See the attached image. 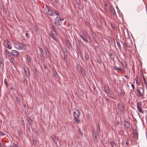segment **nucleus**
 <instances>
[{"instance_id":"48","label":"nucleus","mask_w":147,"mask_h":147,"mask_svg":"<svg viewBox=\"0 0 147 147\" xmlns=\"http://www.w3.org/2000/svg\"><path fill=\"white\" fill-rule=\"evenodd\" d=\"M54 13L56 15H58V16L59 15V13L57 11H55Z\"/></svg>"},{"instance_id":"8","label":"nucleus","mask_w":147,"mask_h":147,"mask_svg":"<svg viewBox=\"0 0 147 147\" xmlns=\"http://www.w3.org/2000/svg\"><path fill=\"white\" fill-rule=\"evenodd\" d=\"M26 57L27 61V63L30 66L31 65V61L30 57L28 55H26Z\"/></svg>"},{"instance_id":"51","label":"nucleus","mask_w":147,"mask_h":147,"mask_svg":"<svg viewBox=\"0 0 147 147\" xmlns=\"http://www.w3.org/2000/svg\"><path fill=\"white\" fill-rule=\"evenodd\" d=\"M131 86L133 88V90L134 91V88H135V87H134V85L133 84H131Z\"/></svg>"},{"instance_id":"25","label":"nucleus","mask_w":147,"mask_h":147,"mask_svg":"<svg viewBox=\"0 0 147 147\" xmlns=\"http://www.w3.org/2000/svg\"><path fill=\"white\" fill-rule=\"evenodd\" d=\"M78 43L80 46L82 47L83 46V44L81 40L78 39Z\"/></svg>"},{"instance_id":"33","label":"nucleus","mask_w":147,"mask_h":147,"mask_svg":"<svg viewBox=\"0 0 147 147\" xmlns=\"http://www.w3.org/2000/svg\"><path fill=\"white\" fill-rule=\"evenodd\" d=\"M18 135L20 137H22V133L20 130H19L18 131Z\"/></svg>"},{"instance_id":"29","label":"nucleus","mask_w":147,"mask_h":147,"mask_svg":"<svg viewBox=\"0 0 147 147\" xmlns=\"http://www.w3.org/2000/svg\"><path fill=\"white\" fill-rule=\"evenodd\" d=\"M51 33H53V32L56 31V29L54 25H53L51 28Z\"/></svg>"},{"instance_id":"63","label":"nucleus","mask_w":147,"mask_h":147,"mask_svg":"<svg viewBox=\"0 0 147 147\" xmlns=\"http://www.w3.org/2000/svg\"><path fill=\"white\" fill-rule=\"evenodd\" d=\"M141 106H142V104H141L138 107V108L137 109H138L139 108H141Z\"/></svg>"},{"instance_id":"16","label":"nucleus","mask_w":147,"mask_h":147,"mask_svg":"<svg viewBox=\"0 0 147 147\" xmlns=\"http://www.w3.org/2000/svg\"><path fill=\"white\" fill-rule=\"evenodd\" d=\"M123 123L124 125L127 128H129L130 124L128 122L126 121H124L123 122Z\"/></svg>"},{"instance_id":"56","label":"nucleus","mask_w":147,"mask_h":147,"mask_svg":"<svg viewBox=\"0 0 147 147\" xmlns=\"http://www.w3.org/2000/svg\"><path fill=\"white\" fill-rule=\"evenodd\" d=\"M123 65L124 67H125V68L126 67V64L125 62H124V65H123V64H122Z\"/></svg>"},{"instance_id":"20","label":"nucleus","mask_w":147,"mask_h":147,"mask_svg":"<svg viewBox=\"0 0 147 147\" xmlns=\"http://www.w3.org/2000/svg\"><path fill=\"white\" fill-rule=\"evenodd\" d=\"M133 133L135 135L134 136V138H136L137 140L138 139V134L137 131H133Z\"/></svg>"},{"instance_id":"30","label":"nucleus","mask_w":147,"mask_h":147,"mask_svg":"<svg viewBox=\"0 0 147 147\" xmlns=\"http://www.w3.org/2000/svg\"><path fill=\"white\" fill-rule=\"evenodd\" d=\"M117 45L118 48H119V49L120 50H121V45H120V43L119 42L118 40H117Z\"/></svg>"},{"instance_id":"19","label":"nucleus","mask_w":147,"mask_h":147,"mask_svg":"<svg viewBox=\"0 0 147 147\" xmlns=\"http://www.w3.org/2000/svg\"><path fill=\"white\" fill-rule=\"evenodd\" d=\"M79 35L80 37L83 39V40L84 41H85L87 43H88V41L87 39L84 38L83 36H82V35H81V34H79Z\"/></svg>"},{"instance_id":"52","label":"nucleus","mask_w":147,"mask_h":147,"mask_svg":"<svg viewBox=\"0 0 147 147\" xmlns=\"http://www.w3.org/2000/svg\"><path fill=\"white\" fill-rule=\"evenodd\" d=\"M126 144L127 145H128L129 144V140H127L126 141Z\"/></svg>"},{"instance_id":"24","label":"nucleus","mask_w":147,"mask_h":147,"mask_svg":"<svg viewBox=\"0 0 147 147\" xmlns=\"http://www.w3.org/2000/svg\"><path fill=\"white\" fill-rule=\"evenodd\" d=\"M62 50L63 51L64 55L66 56V55H67V50L65 47H64L63 48H62Z\"/></svg>"},{"instance_id":"5","label":"nucleus","mask_w":147,"mask_h":147,"mask_svg":"<svg viewBox=\"0 0 147 147\" xmlns=\"http://www.w3.org/2000/svg\"><path fill=\"white\" fill-rule=\"evenodd\" d=\"M11 53L12 56L16 58L18 57H19L20 53L18 51L13 50L11 51Z\"/></svg>"},{"instance_id":"43","label":"nucleus","mask_w":147,"mask_h":147,"mask_svg":"<svg viewBox=\"0 0 147 147\" xmlns=\"http://www.w3.org/2000/svg\"><path fill=\"white\" fill-rule=\"evenodd\" d=\"M45 52L46 54L48 55V54H49V52L48 49H45Z\"/></svg>"},{"instance_id":"54","label":"nucleus","mask_w":147,"mask_h":147,"mask_svg":"<svg viewBox=\"0 0 147 147\" xmlns=\"http://www.w3.org/2000/svg\"><path fill=\"white\" fill-rule=\"evenodd\" d=\"M144 83L145 85H147V83L146 79H144Z\"/></svg>"},{"instance_id":"60","label":"nucleus","mask_w":147,"mask_h":147,"mask_svg":"<svg viewBox=\"0 0 147 147\" xmlns=\"http://www.w3.org/2000/svg\"><path fill=\"white\" fill-rule=\"evenodd\" d=\"M71 26V24L69 23H68L67 24V26Z\"/></svg>"},{"instance_id":"50","label":"nucleus","mask_w":147,"mask_h":147,"mask_svg":"<svg viewBox=\"0 0 147 147\" xmlns=\"http://www.w3.org/2000/svg\"><path fill=\"white\" fill-rule=\"evenodd\" d=\"M52 34H53V35H57V33L56 31L55 32H53V33H51Z\"/></svg>"},{"instance_id":"34","label":"nucleus","mask_w":147,"mask_h":147,"mask_svg":"<svg viewBox=\"0 0 147 147\" xmlns=\"http://www.w3.org/2000/svg\"><path fill=\"white\" fill-rule=\"evenodd\" d=\"M25 35H26V37L27 38H30V36L29 35V34H28V31H25Z\"/></svg>"},{"instance_id":"26","label":"nucleus","mask_w":147,"mask_h":147,"mask_svg":"<svg viewBox=\"0 0 147 147\" xmlns=\"http://www.w3.org/2000/svg\"><path fill=\"white\" fill-rule=\"evenodd\" d=\"M136 83L137 84L139 85L140 83V81L139 78L137 76L136 79Z\"/></svg>"},{"instance_id":"6","label":"nucleus","mask_w":147,"mask_h":147,"mask_svg":"<svg viewBox=\"0 0 147 147\" xmlns=\"http://www.w3.org/2000/svg\"><path fill=\"white\" fill-rule=\"evenodd\" d=\"M45 12H47L48 15L51 16H54V14L53 12L51 9L47 7V8H45Z\"/></svg>"},{"instance_id":"2","label":"nucleus","mask_w":147,"mask_h":147,"mask_svg":"<svg viewBox=\"0 0 147 147\" xmlns=\"http://www.w3.org/2000/svg\"><path fill=\"white\" fill-rule=\"evenodd\" d=\"M14 47L18 50H20L22 49H25V45L22 43L18 42H14L13 43Z\"/></svg>"},{"instance_id":"40","label":"nucleus","mask_w":147,"mask_h":147,"mask_svg":"<svg viewBox=\"0 0 147 147\" xmlns=\"http://www.w3.org/2000/svg\"><path fill=\"white\" fill-rule=\"evenodd\" d=\"M108 8L107 5V4H105L104 6V9L106 11L107 10Z\"/></svg>"},{"instance_id":"37","label":"nucleus","mask_w":147,"mask_h":147,"mask_svg":"<svg viewBox=\"0 0 147 147\" xmlns=\"http://www.w3.org/2000/svg\"><path fill=\"white\" fill-rule=\"evenodd\" d=\"M138 110L139 112L141 113H144V111L142 109V108H139L138 109Z\"/></svg>"},{"instance_id":"59","label":"nucleus","mask_w":147,"mask_h":147,"mask_svg":"<svg viewBox=\"0 0 147 147\" xmlns=\"http://www.w3.org/2000/svg\"><path fill=\"white\" fill-rule=\"evenodd\" d=\"M21 123L22 125L24 124V121L23 120H22L21 121Z\"/></svg>"},{"instance_id":"12","label":"nucleus","mask_w":147,"mask_h":147,"mask_svg":"<svg viewBox=\"0 0 147 147\" xmlns=\"http://www.w3.org/2000/svg\"><path fill=\"white\" fill-rule=\"evenodd\" d=\"M65 42L67 47L69 49H71L72 48V47L71 45L70 44L69 41L68 40H67L65 41Z\"/></svg>"},{"instance_id":"13","label":"nucleus","mask_w":147,"mask_h":147,"mask_svg":"<svg viewBox=\"0 0 147 147\" xmlns=\"http://www.w3.org/2000/svg\"><path fill=\"white\" fill-rule=\"evenodd\" d=\"M4 54L5 55L9 57L11 56V53L6 49H5L4 50Z\"/></svg>"},{"instance_id":"62","label":"nucleus","mask_w":147,"mask_h":147,"mask_svg":"<svg viewBox=\"0 0 147 147\" xmlns=\"http://www.w3.org/2000/svg\"><path fill=\"white\" fill-rule=\"evenodd\" d=\"M0 134L1 135H3L4 134L2 132L0 131Z\"/></svg>"},{"instance_id":"14","label":"nucleus","mask_w":147,"mask_h":147,"mask_svg":"<svg viewBox=\"0 0 147 147\" xmlns=\"http://www.w3.org/2000/svg\"><path fill=\"white\" fill-rule=\"evenodd\" d=\"M24 73L26 76H29L30 73L27 67H24Z\"/></svg>"},{"instance_id":"39","label":"nucleus","mask_w":147,"mask_h":147,"mask_svg":"<svg viewBox=\"0 0 147 147\" xmlns=\"http://www.w3.org/2000/svg\"><path fill=\"white\" fill-rule=\"evenodd\" d=\"M114 68L115 70H122V69L121 68H120L119 67L118 68L116 66H114Z\"/></svg>"},{"instance_id":"18","label":"nucleus","mask_w":147,"mask_h":147,"mask_svg":"<svg viewBox=\"0 0 147 147\" xmlns=\"http://www.w3.org/2000/svg\"><path fill=\"white\" fill-rule=\"evenodd\" d=\"M84 57L86 60L87 61L89 60V55L87 52L86 51H85Z\"/></svg>"},{"instance_id":"53","label":"nucleus","mask_w":147,"mask_h":147,"mask_svg":"<svg viewBox=\"0 0 147 147\" xmlns=\"http://www.w3.org/2000/svg\"><path fill=\"white\" fill-rule=\"evenodd\" d=\"M4 84H5V86H6L7 87H8V84H7V82H6L5 81V80H4Z\"/></svg>"},{"instance_id":"41","label":"nucleus","mask_w":147,"mask_h":147,"mask_svg":"<svg viewBox=\"0 0 147 147\" xmlns=\"http://www.w3.org/2000/svg\"><path fill=\"white\" fill-rule=\"evenodd\" d=\"M92 36H93V39L94 40L95 39V37L96 36V34L95 33H92Z\"/></svg>"},{"instance_id":"32","label":"nucleus","mask_w":147,"mask_h":147,"mask_svg":"<svg viewBox=\"0 0 147 147\" xmlns=\"http://www.w3.org/2000/svg\"><path fill=\"white\" fill-rule=\"evenodd\" d=\"M82 32H83V34L85 36H88V33L85 30H83Z\"/></svg>"},{"instance_id":"49","label":"nucleus","mask_w":147,"mask_h":147,"mask_svg":"<svg viewBox=\"0 0 147 147\" xmlns=\"http://www.w3.org/2000/svg\"><path fill=\"white\" fill-rule=\"evenodd\" d=\"M67 56V55H64V57H63V59L64 60V61H65L66 59V57Z\"/></svg>"},{"instance_id":"46","label":"nucleus","mask_w":147,"mask_h":147,"mask_svg":"<svg viewBox=\"0 0 147 147\" xmlns=\"http://www.w3.org/2000/svg\"><path fill=\"white\" fill-rule=\"evenodd\" d=\"M111 27H112V28L113 29H114L115 28V25L113 24H112V23H111Z\"/></svg>"},{"instance_id":"42","label":"nucleus","mask_w":147,"mask_h":147,"mask_svg":"<svg viewBox=\"0 0 147 147\" xmlns=\"http://www.w3.org/2000/svg\"><path fill=\"white\" fill-rule=\"evenodd\" d=\"M76 2L77 4L79 5H80V0H76Z\"/></svg>"},{"instance_id":"31","label":"nucleus","mask_w":147,"mask_h":147,"mask_svg":"<svg viewBox=\"0 0 147 147\" xmlns=\"http://www.w3.org/2000/svg\"><path fill=\"white\" fill-rule=\"evenodd\" d=\"M9 60L10 62L12 63L13 65H14V63L15 62V60L14 58L13 57H11V58Z\"/></svg>"},{"instance_id":"27","label":"nucleus","mask_w":147,"mask_h":147,"mask_svg":"<svg viewBox=\"0 0 147 147\" xmlns=\"http://www.w3.org/2000/svg\"><path fill=\"white\" fill-rule=\"evenodd\" d=\"M97 61L100 64H101V61L100 57L99 56L97 58Z\"/></svg>"},{"instance_id":"61","label":"nucleus","mask_w":147,"mask_h":147,"mask_svg":"<svg viewBox=\"0 0 147 147\" xmlns=\"http://www.w3.org/2000/svg\"><path fill=\"white\" fill-rule=\"evenodd\" d=\"M13 147H16L17 146L15 144V143H13Z\"/></svg>"},{"instance_id":"58","label":"nucleus","mask_w":147,"mask_h":147,"mask_svg":"<svg viewBox=\"0 0 147 147\" xmlns=\"http://www.w3.org/2000/svg\"><path fill=\"white\" fill-rule=\"evenodd\" d=\"M16 101L17 102H19V99L17 97H16Z\"/></svg>"},{"instance_id":"45","label":"nucleus","mask_w":147,"mask_h":147,"mask_svg":"<svg viewBox=\"0 0 147 147\" xmlns=\"http://www.w3.org/2000/svg\"><path fill=\"white\" fill-rule=\"evenodd\" d=\"M34 29L35 31H38V30L37 28L35 26L34 27Z\"/></svg>"},{"instance_id":"55","label":"nucleus","mask_w":147,"mask_h":147,"mask_svg":"<svg viewBox=\"0 0 147 147\" xmlns=\"http://www.w3.org/2000/svg\"><path fill=\"white\" fill-rule=\"evenodd\" d=\"M43 67H44V68L45 69H47V66L46 65H45V64H43Z\"/></svg>"},{"instance_id":"10","label":"nucleus","mask_w":147,"mask_h":147,"mask_svg":"<svg viewBox=\"0 0 147 147\" xmlns=\"http://www.w3.org/2000/svg\"><path fill=\"white\" fill-rule=\"evenodd\" d=\"M118 107L122 111H124V109L123 104L122 102H120L119 103V104L118 105Z\"/></svg>"},{"instance_id":"7","label":"nucleus","mask_w":147,"mask_h":147,"mask_svg":"<svg viewBox=\"0 0 147 147\" xmlns=\"http://www.w3.org/2000/svg\"><path fill=\"white\" fill-rule=\"evenodd\" d=\"M104 91L107 94H111V91L108 86H105L104 87Z\"/></svg>"},{"instance_id":"11","label":"nucleus","mask_w":147,"mask_h":147,"mask_svg":"<svg viewBox=\"0 0 147 147\" xmlns=\"http://www.w3.org/2000/svg\"><path fill=\"white\" fill-rule=\"evenodd\" d=\"M6 47L9 49H12L11 45L10 42L8 40L6 41L5 43Z\"/></svg>"},{"instance_id":"15","label":"nucleus","mask_w":147,"mask_h":147,"mask_svg":"<svg viewBox=\"0 0 147 147\" xmlns=\"http://www.w3.org/2000/svg\"><path fill=\"white\" fill-rule=\"evenodd\" d=\"M52 138L54 142L56 144L57 142L58 139L56 138V136L54 134H53L52 135Z\"/></svg>"},{"instance_id":"57","label":"nucleus","mask_w":147,"mask_h":147,"mask_svg":"<svg viewBox=\"0 0 147 147\" xmlns=\"http://www.w3.org/2000/svg\"><path fill=\"white\" fill-rule=\"evenodd\" d=\"M141 104V103H138V102H137V108H138L139 106Z\"/></svg>"},{"instance_id":"22","label":"nucleus","mask_w":147,"mask_h":147,"mask_svg":"<svg viewBox=\"0 0 147 147\" xmlns=\"http://www.w3.org/2000/svg\"><path fill=\"white\" fill-rule=\"evenodd\" d=\"M93 138L94 142L97 141V136L96 134H94L93 132H92Z\"/></svg>"},{"instance_id":"35","label":"nucleus","mask_w":147,"mask_h":147,"mask_svg":"<svg viewBox=\"0 0 147 147\" xmlns=\"http://www.w3.org/2000/svg\"><path fill=\"white\" fill-rule=\"evenodd\" d=\"M111 145L112 147H114V145H115V143L114 142L113 140L111 141Z\"/></svg>"},{"instance_id":"1","label":"nucleus","mask_w":147,"mask_h":147,"mask_svg":"<svg viewBox=\"0 0 147 147\" xmlns=\"http://www.w3.org/2000/svg\"><path fill=\"white\" fill-rule=\"evenodd\" d=\"M74 112V121L76 123H79L80 122L78 118L80 116V113L78 109H75L73 110Z\"/></svg>"},{"instance_id":"64","label":"nucleus","mask_w":147,"mask_h":147,"mask_svg":"<svg viewBox=\"0 0 147 147\" xmlns=\"http://www.w3.org/2000/svg\"><path fill=\"white\" fill-rule=\"evenodd\" d=\"M142 77H143V80H144V79H146L145 78V77L144 76V75H143V73H142Z\"/></svg>"},{"instance_id":"9","label":"nucleus","mask_w":147,"mask_h":147,"mask_svg":"<svg viewBox=\"0 0 147 147\" xmlns=\"http://www.w3.org/2000/svg\"><path fill=\"white\" fill-rule=\"evenodd\" d=\"M110 11L111 14L115 16L116 15V12L113 6H111L110 7Z\"/></svg>"},{"instance_id":"47","label":"nucleus","mask_w":147,"mask_h":147,"mask_svg":"<svg viewBox=\"0 0 147 147\" xmlns=\"http://www.w3.org/2000/svg\"><path fill=\"white\" fill-rule=\"evenodd\" d=\"M79 131L80 132V135H81L82 136L83 135V134L82 132L81 131L80 128L79 129Z\"/></svg>"},{"instance_id":"21","label":"nucleus","mask_w":147,"mask_h":147,"mask_svg":"<svg viewBox=\"0 0 147 147\" xmlns=\"http://www.w3.org/2000/svg\"><path fill=\"white\" fill-rule=\"evenodd\" d=\"M96 132L97 134H99L100 133V128L99 124H98L97 125Z\"/></svg>"},{"instance_id":"44","label":"nucleus","mask_w":147,"mask_h":147,"mask_svg":"<svg viewBox=\"0 0 147 147\" xmlns=\"http://www.w3.org/2000/svg\"><path fill=\"white\" fill-rule=\"evenodd\" d=\"M123 48H124L128 47L127 45L125 43L123 44Z\"/></svg>"},{"instance_id":"36","label":"nucleus","mask_w":147,"mask_h":147,"mask_svg":"<svg viewBox=\"0 0 147 147\" xmlns=\"http://www.w3.org/2000/svg\"><path fill=\"white\" fill-rule=\"evenodd\" d=\"M53 74L54 76L56 77L57 75V71L55 70H53Z\"/></svg>"},{"instance_id":"17","label":"nucleus","mask_w":147,"mask_h":147,"mask_svg":"<svg viewBox=\"0 0 147 147\" xmlns=\"http://www.w3.org/2000/svg\"><path fill=\"white\" fill-rule=\"evenodd\" d=\"M110 57L112 59H114L115 57V55L114 53L112 51L110 52L109 53Z\"/></svg>"},{"instance_id":"4","label":"nucleus","mask_w":147,"mask_h":147,"mask_svg":"<svg viewBox=\"0 0 147 147\" xmlns=\"http://www.w3.org/2000/svg\"><path fill=\"white\" fill-rule=\"evenodd\" d=\"M137 92L138 96L142 97L144 95V89L143 88H138L137 89Z\"/></svg>"},{"instance_id":"3","label":"nucleus","mask_w":147,"mask_h":147,"mask_svg":"<svg viewBox=\"0 0 147 147\" xmlns=\"http://www.w3.org/2000/svg\"><path fill=\"white\" fill-rule=\"evenodd\" d=\"M64 20V18H61L57 16L54 20V23L56 26H59L62 24V21Z\"/></svg>"},{"instance_id":"23","label":"nucleus","mask_w":147,"mask_h":147,"mask_svg":"<svg viewBox=\"0 0 147 147\" xmlns=\"http://www.w3.org/2000/svg\"><path fill=\"white\" fill-rule=\"evenodd\" d=\"M39 51L40 53V56L44 55V52L43 49L42 48H39Z\"/></svg>"},{"instance_id":"38","label":"nucleus","mask_w":147,"mask_h":147,"mask_svg":"<svg viewBox=\"0 0 147 147\" xmlns=\"http://www.w3.org/2000/svg\"><path fill=\"white\" fill-rule=\"evenodd\" d=\"M40 59L42 61H45V59L44 57V55L40 56Z\"/></svg>"},{"instance_id":"28","label":"nucleus","mask_w":147,"mask_h":147,"mask_svg":"<svg viewBox=\"0 0 147 147\" xmlns=\"http://www.w3.org/2000/svg\"><path fill=\"white\" fill-rule=\"evenodd\" d=\"M50 36L52 38L55 40V41L57 42V38L55 37V35H53V34H51Z\"/></svg>"}]
</instances>
